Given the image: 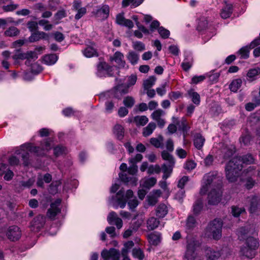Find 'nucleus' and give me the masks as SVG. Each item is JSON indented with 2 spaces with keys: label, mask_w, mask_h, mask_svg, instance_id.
Instances as JSON below:
<instances>
[{
  "label": "nucleus",
  "mask_w": 260,
  "mask_h": 260,
  "mask_svg": "<svg viewBox=\"0 0 260 260\" xmlns=\"http://www.w3.org/2000/svg\"><path fill=\"white\" fill-rule=\"evenodd\" d=\"M7 236L10 240L17 241L21 237V232L17 226H11L8 230Z\"/></svg>",
  "instance_id": "obj_12"
},
{
  "label": "nucleus",
  "mask_w": 260,
  "mask_h": 260,
  "mask_svg": "<svg viewBox=\"0 0 260 260\" xmlns=\"http://www.w3.org/2000/svg\"><path fill=\"white\" fill-rule=\"evenodd\" d=\"M196 220L194 217L192 216H189L186 220V228L188 230H192L196 226Z\"/></svg>",
  "instance_id": "obj_48"
},
{
  "label": "nucleus",
  "mask_w": 260,
  "mask_h": 260,
  "mask_svg": "<svg viewBox=\"0 0 260 260\" xmlns=\"http://www.w3.org/2000/svg\"><path fill=\"white\" fill-rule=\"evenodd\" d=\"M177 124L179 125V129L182 131L184 136L185 137V134H187L189 129L186 120L185 118H182L180 121L177 122Z\"/></svg>",
  "instance_id": "obj_44"
},
{
  "label": "nucleus",
  "mask_w": 260,
  "mask_h": 260,
  "mask_svg": "<svg viewBox=\"0 0 260 260\" xmlns=\"http://www.w3.org/2000/svg\"><path fill=\"white\" fill-rule=\"evenodd\" d=\"M131 166L127 169V172L129 175H135L138 172V166L135 164L129 163Z\"/></svg>",
  "instance_id": "obj_63"
},
{
  "label": "nucleus",
  "mask_w": 260,
  "mask_h": 260,
  "mask_svg": "<svg viewBox=\"0 0 260 260\" xmlns=\"http://www.w3.org/2000/svg\"><path fill=\"white\" fill-rule=\"evenodd\" d=\"M133 48L138 51H142L145 49V46L144 43L139 41L133 42Z\"/></svg>",
  "instance_id": "obj_53"
},
{
  "label": "nucleus",
  "mask_w": 260,
  "mask_h": 260,
  "mask_svg": "<svg viewBox=\"0 0 260 260\" xmlns=\"http://www.w3.org/2000/svg\"><path fill=\"white\" fill-rule=\"evenodd\" d=\"M19 32L20 31L17 27L11 26L5 31V35L7 37H12L17 36L19 35Z\"/></svg>",
  "instance_id": "obj_39"
},
{
  "label": "nucleus",
  "mask_w": 260,
  "mask_h": 260,
  "mask_svg": "<svg viewBox=\"0 0 260 260\" xmlns=\"http://www.w3.org/2000/svg\"><path fill=\"white\" fill-rule=\"evenodd\" d=\"M46 222V217L42 215H39L34 218L31 222V226L34 228L33 230H39L42 228Z\"/></svg>",
  "instance_id": "obj_16"
},
{
  "label": "nucleus",
  "mask_w": 260,
  "mask_h": 260,
  "mask_svg": "<svg viewBox=\"0 0 260 260\" xmlns=\"http://www.w3.org/2000/svg\"><path fill=\"white\" fill-rule=\"evenodd\" d=\"M233 6L231 4H226L221 10L220 15L223 19H226L230 17L232 13Z\"/></svg>",
  "instance_id": "obj_29"
},
{
  "label": "nucleus",
  "mask_w": 260,
  "mask_h": 260,
  "mask_svg": "<svg viewBox=\"0 0 260 260\" xmlns=\"http://www.w3.org/2000/svg\"><path fill=\"white\" fill-rule=\"evenodd\" d=\"M156 125L154 122H150L147 126L143 129V135L144 137L150 136L155 129Z\"/></svg>",
  "instance_id": "obj_32"
},
{
  "label": "nucleus",
  "mask_w": 260,
  "mask_h": 260,
  "mask_svg": "<svg viewBox=\"0 0 260 260\" xmlns=\"http://www.w3.org/2000/svg\"><path fill=\"white\" fill-rule=\"evenodd\" d=\"M168 212V208L164 204L159 205L156 209V215L159 218L164 217Z\"/></svg>",
  "instance_id": "obj_27"
},
{
  "label": "nucleus",
  "mask_w": 260,
  "mask_h": 260,
  "mask_svg": "<svg viewBox=\"0 0 260 260\" xmlns=\"http://www.w3.org/2000/svg\"><path fill=\"white\" fill-rule=\"evenodd\" d=\"M26 58V53H22L19 49L16 50L15 54L12 56V58L14 60H24Z\"/></svg>",
  "instance_id": "obj_49"
},
{
  "label": "nucleus",
  "mask_w": 260,
  "mask_h": 260,
  "mask_svg": "<svg viewBox=\"0 0 260 260\" xmlns=\"http://www.w3.org/2000/svg\"><path fill=\"white\" fill-rule=\"evenodd\" d=\"M211 26L207 18L205 17L200 18L198 21L197 29L200 32H204Z\"/></svg>",
  "instance_id": "obj_23"
},
{
  "label": "nucleus",
  "mask_w": 260,
  "mask_h": 260,
  "mask_svg": "<svg viewBox=\"0 0 260 260\" xmlns=\"http://www.w3.org/2000/svg\"><path fill=\"white\" fill-rule=\"evenodd\" d=\"M164 114V111L161 109H158L154 111L151 115V118L155 121L161 119V116Z\"/></svg>",
  "instance_id": "obj_54"
},
{
  "label": "nucleus",
  "mask_w": 260,
  "mask_h": 260,
  "mask_svg": "<svg viewBox=\"0 0 260 260\" xmlns=\"http://www.w3.org/2000/svg\"><path fill=\"white\" fill-rule=\"evenodd\" d=\"M109 61L111 62L115 61L117 64V67L118 68H124L126 64L124 60L123 54L119 51H116L113 56H111L109 58Z\"/></svg>",
  "instance_id": "obj_13"
},
{
  "label": "nucleus",
  "mask_w": 260,
  "mask_h": 260,
  "mask_svg": "<svg viewBox=\"0 0 260 260\" xmlns=\"http://www.w3.org/2000/svg\"><path fill=\"white\" fill-rule=\"evenodd\" d=\"M148 238L149 242L153 245H157L160 241V235L153 233L149 234L148 236Z\"/></svg>",
  "instance_id": "obj_43"
},
{
  "label": "nucleus",
  "mask_w": 260,
  "mask_h": 260,
  "mask_svg": "<svg viewBox=\"0 0 260 260\" xmlns=\"http://www.w3.org/2000/svg\"><path fill=\"white\" fill-rule=\"evenodd\" d=\"M134 122L137 126H144L148 122V118L144 115L136 116L134 118Z\"/></svg>",
  "instance_id": "obj_35"
},
{
  "label": "nucleus",
  "mask_w": 260,
  "mask_h": 260,
  "mask_svg": "<svg viewBox=\"0 0 260 260\" xmlns=\"http://www.w3.org/2000/svg\"><path fill=\"white\" fill-rule=\"evenodd\" d=\"M116 22L118 24L127 27L129 28H132L134 26L133 21L130 19H125L123 16V14L119 13L116 15Z\"/></svg>",
  "instance_id": "obj_18"
},
{
  "label": "nucleus",
  "mask_w": 260,
  "mask_h": 260,
  "mask_svg": "<svg viewBox=\"0 0 260 260\" xmlns=\"http://www.w3.org/2000/svg\"><path fill=\"white\" fill-rule=\"evenodd\" d=\"M243 164L249 165L254 162V158L251 154H247L241 156Z\"/></svg>",
  "instance_id": "obj_47"
},
{
  "label": "nucleus",
  "mask_w": 260,
  "mask_h": 260,
  "mask_svg": "<svg viewBox=\"0 0 260 260\" xmlns=\"http://www.w3.org/2000/svg\"><path fill=\"white\" fill-rule=\"evenodd\" d=\"M109 14V7L107 5H104L101 8L96 10L95 15L96 17L100 18L102 20L107 19Z\"/></svg>",
  "instance_id": "obj_20"
},
{
  "label": "nucleus",
  "mask_w": 260,
  "mask_h": 260,
  "mask_svg": "<svg viewBox=\"0 0 260 260\" xmlns=\"http://www.w3.org/2000/svg\"><path fill=\"white\" fill-rule=\"evenodd\" d=\"M203 207L202 203L200 200H197L193 206V212L194 214H198Z\"/></svg>",
  "instance_id": "obj_55"
},
{
  "label": "nucleus",
  "mask_w": 260,
  "mask_h": 260,
  "mask_svg": "<svg viewBox=\"0 0 260 260\" xmlns=\"http://www.w3.org/2000/svg\"><path fill=\"white\" fill-rule=\"evenodd\" d=\"M161 169L159 166L156 165L155 166L151 165L148 167L147 173L148 174L151 175L154 173L158 174L160 172Z\"/></svg>",
  "instance_id": "obj_58"
},
{
  "label": "nucleus",
  "mask_w": 260,
  "mask_h": 260,
  "mask_svg": "<svg viewBox=\"0 0 260 260\" xmlns=\"http://www.w3.org/2000/svg\"><path fill=\"white\" fill-rule=\"evenodd\" d=\"M244 212H245V209L243 208H239L237 206L232 207V213L234 217L239 216Z\"/></svg>",
  "instance_id": "obj_57"
},
{
  "label": "nucleus",
  "mask_w": 260,
  "mask_h": 260,
  "mask_svg": "<svg viewBox=\"0 0 260 260\" xmlns=\"http://www.w3.org/2000/svg\"><path fill=\"white\" fill-rule=\"evenodd\" d=\"M246 239V240L244 245L254 249L258 248V242L256 239L249 236Z\"/></svg>",
  "instance_id": "obj_33"
},
{
  "label": "nucleus",
  "mask_w": 260,
  "mask_h": 260,
  "mask_svg": "<svg viewBox=\"0 0 260 260\" xmlns=\"http://www.w3.org/2000/svg\"><path fill=\"white\" fill-rule=\"evenodd\" d=\"M259 74H260V69H252L249 70L247 74V76L248 77L252 78L258 75Z\"/></svg>",
  "instance_id": "obj_64"
},
{
  "label": "nucleus",
  "mask_w": 260,
  "mask_h": 260,
  "mask_svg": "<svg viewBox=\"0 0 260 260\" xmlns=\"http://www.w3.org/2000/svg\"><path fill=\"white\" fill-rule=\"evenodd\" d=\"M61 200L58 199L50 205V207L47 212V216L51 220L54 219L55 216L60 212L61 209L59 207L61 204Z\"/></svg>",
  "instance_id": "obj_8"
},
{
  "label": "nucleus",
  "mask_w": 260,
  "mask_h": 260,
  "mask_svg": "<svg viewBox=\"0 0 260 260\" xmlns=\"http://www.w3.org/2000/svg\"><path fill=\"white\" fill-rule=\"evenodd\" d=\"M188 94L191 98L192 102L196 105H198L200 103V96L197 92L193 90H190L188 91Z\"/></svg>",
  "instance_id": "obj_38"
},
{
  "label": "nucleus",
  "mask_w": 260,
  "mask_h": 260,
  "mask_svg": "<svg viewBox=\"0 0 260 260\" xmlns=\"http://www.w3.org/2000/svg\"><path fill=\"white\" fill-rule=\"evenodd\" d=\"M58 59V56L55 54L46 55L43 57V61L45 63L48 65L54 64Z\"/></svg>",
  "instance_id": "obj_31"
},
{
  "label": "nucleus",
  "mask_w": 260,
  "mask_h": 260,
  "mask_svg": "<svg viewBox=\"0 0 260 260\" xmlns=\"http://www.w3.org/2000/svg\"><path fill=\"white\" fill-rule=\"evenodd\" d=\"M113 133L118 140H121L124 137V128L121 125L116 124L114 126Z\"/></svg>",
  "instance_id": "obj_28"
},
{
  "label": "nucleus",
  "mask_w": 260,
  "mask_h": 260,
  "mask_svg": "<svg viewBox=\"0 0 260 260\" xmlns=\"http://www.w3.org/2000/svg\"><path fill=\"white\" fill-rule=\"evenodd\" d=\"M164 138L161 135H159L157 138H152L150 139V143L156 148L161 147Z\"/></svg>",
  "instance_id": "obj_42"
},
{
  "label": "nucleus",
  "mask_w": 260,
  "mask_h": 260,
  "mask_svg": "<svg viewBox=\"0 0 260 260\" xmlns=\"http://www.w3.org/2000/svg\"><path fill=\"white\" fill-rule=\"evenodd\" d=\"M101 256L104 260H119L120 253L118 250L115 248H110L109 250H103Z\"/></svg>",
  "instance_id": "obj_10"
},
{
  "label": "nucleus",
  "mask_w": 260,
  "mask_h": 260,
  "mask_svg": "<svg viewBox=\"0 0 260 260\" xmlns=\"http://www.w3.org/2000/svg\"><path fill=\"white\" fill-rule=\"evenodd\" d=\"M226 166L238 172H240L243 168L241 156L234 157L228 162Z\"/></svg>",
  "instance_id": "obj_14"
},
{
  "label": "nucleus",
  "mask_w": 260,
  "mask_h": 260,
  "mask_svg": "<svg viewBox=\"0 0 260 260\" xmlns=\"http://www.w3.org/2000/svg\"><path fill=\"white\" fill-rule=\"evenodd\" d=\"M34 182V179L32 178H30L26 181H21L20 182V187L22 189H24V188H30L33 185Z\"/></svg>",
  "instance_id": "obj_59"
},
{
  "label": "nucleus",
  "mask_w": 260,
  "mask_h": 260,
  "mask_svg": "<svg viewBox=\"0 0 260 260\" xmlns=\"http://www.w3.org/2000/svg\"><path fill=\"white\" fill-rule=\"evenodd\" d=\"M253 232V226L252 225L248 224L240 228L237 230V235L240 240H244L249 237V235H252Z\"/></svg>",
  "instance_id": "obj_9"
},
{
  "label": "nucleus",
  "mask_w": 260,
  "mask_h": 260,
  "mask_svg": "<svg viewBox=\"0 0 260 260\" xmlns=\"http://www.w3.org/2000/svg\"><path fill=\"white\" fill-rule=\"evenodd\" d=\"M222 225L221 219H214L208 224L206 229V234L208 237H212L214 239L218 240L221 237Z\"/></svg>",
  "instance_id": "obj_3"
},
{
  "label": "nucleus",
  "mask_w": 260,
  "mask_h": 260,
  "mask_svg": "<svg viewBox=\"0 0 260 260\" xmlns=\"http://www.w3.org/2000/svg\"><path fill=\"white\" fill-rule=\"evenodd\" d=\"M156 183V179L154 177L148 178H144L141 181V185L143 188L149 189L153 186Z\"/></svg>",
  "instance_id": "obj_26"
},
{
  "label": "nucleus",
  "mask_w": 260,
  "mask_h": 260,
  "mask_svg": "<svg viewBox=\"0 0 260 260\" xmlns=\"http://www.w3.org/2000/svg\"><path fill=\"white\" fill-rule=\"evenodd\" d=\"M144 0H122V6L123 8H126L130 4L134 8L140 6Z\"/></svg>",
  "instance_id": "obj_34"
},
{
  "label": "nucleus",
  "mask_w": 260,
  "mask_h": 260,
  "mask_svg": "<svg viewBox=\"0 0 260 260\" xmlns=\"http://www.w3.org/2000/svg\"><path fill=\"white\" fill-rule=\"evenodd\" d=\"M119 177L121 181L125 183H130L132 185L136 186L138 179L134 176H129L126 173H120L119 174Z\"/></svg>",
  "instance_id": "obj_22"
},
{
  "label": "nucleus",
  "mask_w": 260,
  "mask_h": 260,
  "mask_svg": "<svg viewBox=\"0 0 260 260\" xmlns=\"http://www.w3.org/2000/svg\"><path fill=\"white\" fill-rule=\"evenodd\" d=\"M249 199V210L250 213H252L256 212L259 206L260 199L256 196H252Z\"/></svg>",
  "instance_id": "obj_19"
},
{
  "label": "nucleus",
  "mask_w": 260,
  "mask_h": 260,
  "mask_svg": "<svg viewBox=\"0 0 260 260\" xmlns=\"http://www.w3.org/2000/svg\"><path fill=\"white\" fill-rule=\"evenodd\" d=\"M159 221L154 217H151L147 221V226L148 230H153L158 227Z\"/></svg>",
  "instance_id": "obj_30"
},
{
  "label": "nucleus",
  "mask_w": 260,
  "mask_h": 260,
  "mask_svg": "<svg viewBox=\"0 0 260 260\" xmlns=\"http://www.w3.org/2000/svg\"><path fill=\"white\" fill-rule=\"evenodd\" d=\"M162 158L168 161V165L164 164L162 165V170L164 173H171L174 166L175 160L173 156L167 151L164 150L161 152Z\"/></svg>",
  "instance_id": "obj_5"
},
{
  "label": "nucleus",
  "mask_w": 260,
  "mask_h": 260,
  "mask_svg": "<svg viewBox=\"0 0 260 260\" xmlns=\"http://www.w3.org/2000/svg\"><path fill=\"white\" fill-rule=\"evenodd\" d=\"M206 77H208L210 82L212 83H216L218 81V78L220 76L219 73H215L212 74H206Z\"/></svg>",
  "instance_id": "obj_60"
},
{
  "label": "nucleus",
  "mask_w": 260,
  "mask_h": 260,
  "mask_svg": "<svg viewBox=\"0 0 260 260\" xmlns=\"http://www.w3.org/2000/svg\"><path fill=\"white\" fill-rule=\"evenodd\" d=\"M219 145L221 154L224 159L230 158L236 151L235 146L230 143H221Z\"/></svg>",
  "instance_id": "obj_6"
},
{
  "label": "nucleus",
  "mask_w": 260,
  "mask_h": 260,
  "mask_svg": "<svg viewBox=\"0 0 260 260\" xmlns=\"http://www.w3.org/2000/svg\"><path fill=\"white\" fill-rule=\"evenodd\" d=\"M116 89H118L121 95L126 94L128 92V88L123 83L118 84L116 86Z\"/></svg>",
  "instance_id": "obj_56"
},
{
  "label": "nucleus",
  "mask_w": 260,
  "mask_h": 260,
  "mask_svg": "<svg viewBox=\"0 0 260 260\" xmlns=\"http://www.w3.org/2000/svg\"><path fill=\"white\" fill-rule=\"evenodd\" d=\"M124 192L123 190H120L112 200L115 201L116 203H113V206L117 208L119 206L121 208H124L126 205L127 200L124 197Z\"/></svg>",
  "instance_id": "obj_11"
},
{
  "label": "nucleus",
  "mask_w": 260,
  "mask_h": 260,
  "mask_svg": "<svg viewBox=\"0 0 260 260\" xmlns=\"http://www.w3.org/2000/svg\"><path fill=\"white\" fill-rule=\"evenodd\" d=\"M222 178L218 175L217 172H212L206 174L204 177V183L201 189V194H206L208 190L209 186L212 188H220L222 187Z\"/></svg>",
  "instance_id": "obj_1"
},
{
  "label": "nucleus",
  "mask_w": 260,
  "mask_h": 260,
  "mask_svg": "<svg viewBox=\"0 0 260 260\" xmlns=\"http://www.w3.org/2000/svg\"><path fill=\"white\" fill-rule=\"evenodd\" d=\"M54 154L56 157H58L63 154L66 153V147L58 145L54 148Z\"/></svg>",
  "instance_id": "obj_51"
},
{
  "label": "nucleus",
  "mask_w": 260,
  "mask_h": 260,
  "mask_svg": "<svg viewBox=\"0 0 260 260\" xmlns=\"http://www.w3.org/2000/svg\"><path fill=\"white\" fill-rule=\"evenodd\" d=\"M133 256L139 260H143L145 255L143 251L140 248H135L132 250Z\"/></svg>",
  "instance_id": "obj_45"
},
{
  "label": "nucleus",
  "mask_w": 260,
  "mask_h": 260,
  "mask_svg": "<svg viewBox=\"0 0 260 260\" xmlns=\"http://www.w3.org/2000/svg\"><path fill=\"white\" fill-rule=\"evenodd\" d=\"M225 177L229 182L232 183L237 180L240 172L233 170V169L228 167L226 166H225Z\"/></svg>",
  "instance_id": "obj_15"
},
{
  "label": "nucleus",
  "mask_w": 260,
  "mask_h": 260,
  "mask_svg": "<svg viewBox=\"0 0 260 260\" xmlns=\"http://www.w3.org/2000/svg\"><path fill=\"white\" fill-rule=\"evenodd\" d=\"M84 55L87 57H91L93 56H98L95 49L92 47H87L83 51Z\"/></svg>",
  "instance_id": "obj_40"
},
{
  "label": "nucleus",
  "mask_w": 260,
  "mask_h": 260,
  "mask_svg": "<svg viewBox=\"0 0 260 260\" xmlns=\"http://www.w3.org/2000/svg\"><path fill=\"white\" fill-rule=\"evenodd\" d=\"M21 154V157L22 158V160L23 161V165L25 166H27L29 165V154L28 152L23 151Z\"/></svg>",
  "instance_id": "obj_62"
},
{
  "label": "nucleus",
  "mask_w": 260,
  "mask_h": 260,
  "mask_svg": "<svg viewBox=\"0 0 260 260\" xmlns=\"http://www.w3.org/2000/svg\"><path fill=\"white\" fill-rule=\"evenodd\" d=\"M135 100L132 96H127L125 97L123 101V104L125 107L131 108L135 104Z\"/></svg>",
  "instance_id": "obj_50"
},
{
  "label": "nucleus",
  "mask_w": 260,
  "mask_h": 260,
  "mask_svg": "<svg viewBox=\"0 0 260 260\" xmlns=\"http://www.w3.org/2000/svg\"><path fill=\"white\" fill-rule=\"evenodd\" d=\"M127 58L134 65L137 63L139 55L134 51H129L127 55Z\"/></svg>",
  "instance_id": "obj_41"
},
{
  "label": "nucleus",
  "mask_w": 260,
  "mask_h": 260,
  "mask_svg": "<svg viewBox=\"0 0 260 260\" xmlns=\"http://www.w3.org/2000/svg\"><path fill=\"white\" fill-rule=\"evenodd\" d=\"M158 32L162 39H166L169 38L170 36V31L162 26L158 28Z\"/></svg>",
  "instance_id": "obj_52"
},
{
  "label": "nucleus",
  "mask_w": 260,
  "mask_h": 260,
  "mask_svg": "<svg viewBox=\"0 0 260 260\" xmlns=\"http://www.w3.org/2000/svg\"><path fill=\"white\" fill-rule=\"evenodd\" d=\"M222 194V188H212L208 194V204L212 205H217L221 201Z\"/></svg>",
  "instance_id": "obj_7"
},
{
  "label": "nucleus",
  "mask_w": 260,
  "mask_h": 260,
  "mask_svg": "<svg viewBox=\"0 0 260 260\" xmlns=\"http://www.w3.org/2000/svg\"><path fill=\"white\" fill-rule=\"evenodd\" d=\"M156 80L154 76H150L148 79L144 81L143 87L145 90L150 88L155 83Z\"/></svg>",
  "instance_id": "obj_37"
},
{
  "label": "nucleus",
  "mask_w": 260,
  "mask_h": 260,
  "mask_svg": "<svg viewBox=\"0 0 260 260\" xmlns=\"http://www.w3.org/2000/svg\"><path fill=\"white\" fill-rule=\"evenodd\" d=\"M251 49L250 48V46H245L240 49L238 51V53L240 54L241 58L243 59L248 58L249 57V50Z\"/></svg>",
  "instance_id": "obj_46"
},
{
  "label": "nucleus",
  "mask_w": 260,
  "mask_h": 260,
  "mask_svg": "<svg viewBox=\"0 0 260 260\" xmlns=\"http://www.w3.org/2000/svg\"><path fill=\"white\" fill-rule=\"evenodd\" d=\"M242 83V80L240 79L234 80L230 84L229 88L232 91L236 92L240 88Z\"/></svg>",
  "instance_id": "obj_36"
},
{
  "label": "nucleus",
  "mask_w": 260,
  "mask_h": 260,
  "mask_svg": "<svg viewBox=\"0 0 260 260\" xmlns=\"http://www.w3.org/2000/svg\"><path fill=\"white\" fill-rule=\"evenodd\" d=\"M205 250L206 260H217L221 256L219 250H215L210 247L206 248Z\"/></svg>",
  "instance_id": "obj_17"
},
{
  "label": "nucleus",
  "mask_w": 260,
  "mask_h": 260,
  "mask_svg": "<svg viewBox=\"0 0 260 260\" xmlns=\"http://www.w3.org/2000/svg\"><path fill=\"white\" fill-rule=\"evenodd\" d=\"M255 250L256 249L243 245L241 248L240 253L247 258L251 259L255 255Z\"/></svg>",
  "instance_id": "obj_24"
},
{
  "label": "nucleus",
  "mask_w": 260,
  "mask_h": 260,
  "mask_svg": "<svg viewBox=\"0 0 260 260\" xmlns=\"http://www.w3.org/2000/svg\"><path fill=\"white\" fill-rule=\"evenodd\" d=\"M49 38V35L43 31H36L31 34L29 38L30 42L38 41L41 39L47 40Z\"/></svg>",
  "instance_id": "obj_21"
},
{
  "label": "nucleus",
  "mask_w": 260,
  "mask_h": 260,
  "mask_svg": "<svg viewBox=\"0 0 260 260\" xmlns=\"http://www.w3.org/2000/svg\"><path fill=\"white\" fill-rule=\"evenodd\" d=\"M206 78V75H200V76H194L191 79V84H197L200 82L203 81Z\"/></svg>",
  "instance_id": "obj_61"
},
{
  "label": "nucleus",
  "mask_w": 260,
  "mask_h": 260,
  "mask_svg": "<svg viewBox=\"0 0 260 260\" xmlns=\"http://www.w3.org/2000/svg\"><path fill=\"white\" fill-rule=\"evenodd\" d=\"M205 139L201 134L197 133L194 136L193 144L196 148L201 150L204 144Z\"/></svg>",
  "instance_id": "obj_25"
},
{
  "label": "nucleus",
  "mask_w": 260,
  "mask_h": 260,
  "mask_svg": "<svg viewBox=\"0 0 260 260\" xmlns=\"http://www.w3.org/2000/svg\"><path fill=\"white\" fill-rule=\"evenodd\" d=\"M96 74L99 77L114 76L113 67L104 61H100L96 65Z\"/></svg>",
  "instance_id": "obj_4"
},
{
  "label": "nucleus",
  "mask_w": 260,
  "mask_h": 260,
  "mask_svg": "<svg viewBox=\"0 0 260 260\" xmlns=\"http://www.w3.org/2000/svg\"><path fill=\"white\" fill-rule=\"evenodd\" d=\"M201 243L194 237H188L186 239L185 251L183 255L184 260H196L198 257L197 249L200 247Z\"/></svg>",
  "instance_id": "obj_2"
}]
</instances>
